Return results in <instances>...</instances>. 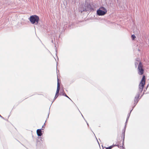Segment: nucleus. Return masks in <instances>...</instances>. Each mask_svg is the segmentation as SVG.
I'll list each match as a JSON object with an SVG mask.
<instances>
[{
	"instance_id": "4468645a",
	"label": "nucleus",
	"mask_w": 149,
	"mask_h": 149,
	"mask_svg": "<svg viewBox=\"0 0 149 149\" xmlns=\"http://www.w3.org/2000/svg\"><path fill=\"white\" fill-rule=\"evenodd\" d=\"M58 94H56L55 95L54 97V100L53 102L58 97Z\"/></svg>"
},
{
	"instance_id": "9b49d317",
	"label": "nucleus",
	"mask_w": 149,
	"mask_h": 149,
	"mask_svg": "<svg viewBox=\"0 0 149 149\" xmlns=\"http://www.w3.org/2000/svg\"><path fill=\"white\" fill-rule=\"evenodd\" d=\"M132 111V110H131L130 111V112L128 114V115L127 116V119H126V122H127V121L129 119V117L130 116V113H131V111Z\"/></svg>"
},
{
	"instance_id": "9d476101",
	"label": "nucleus",
	"mask_w": 149,
	"mask_h": 149,
	"mask_svg": "<svg viewBox=\"0 0 149 149\" xmlns=\"http://www.w3.org/2000/svg\"><path fill=\"white\" fill-rule=\"evenodd\" d=\"M139 63V61L138 60H136V61L135 63V65L136 68L137 67V66L138 65Z\"/></svg>"
},
{
	"instance_id": "6e6552de",
	"label": "nucleus",
	"mask_w": 149,
	"mask_h": 149,
	"mask_svg": "<svg viewBox=\"0 0 149 149\" xmlns=\"http://www.w3.org/2000/svg\"><path fill=\"white\" fill-rule=\"evenodd\" d=\"M60 89V85L59 83V79L58 78H57V88L56 91V94H59V92Z\"/></svg>"
},
{
	"instance_id": "f257e3e1",
	"label": "nucleus",
	"mask_w": 149,
	"mask_h": 149,
	"mask_svg": "<svg viewBox=\"0 0 149 149\" xmlns=\"http://www.w3.org/2000/svg\"><path fill=\"white\" fill-rule=\"evenodd\" d=\"M94 8V6L93 5L88 3H85L84 6L81 7V12L83 11L93 10Z\"/></svg>"
},
{
	"instance_id": "423d86ee",
	"label": "nucleus",
	"mask_w": 149,
	"mask_h": 149,
	"mask_svg": "<svg viewBox=\"0 0 149 149\" xmlns=\"http://www.w3.org/2000/svg\"><path fill=\"white\" fill-rule=\"evenodd\" d=\"M140 94L139 93H137L134 97V104H135V105H136L139 100V97H140Z\"/></svg>"
},
{
	"instance_id": "bb28decb",
	"label": "nucleus",
	"mask_w": 149,
	"mask_h": 149,
	"mask_svg": "<svg viewBox=\"0 0 149 149\" xmlns=\"http://www.w3.org/2000/svg\"><path fill=\"white\" fill-rule=\"evenodd\" d=\"M65 97L67 98L68 97L67 95L66 96H65Z\"/></svg>"
},
{
	"instance_id": "f3484780",
	"label": "nucleus",
	"mask_w": 149,
	"mask_h": 149,
	"mask_svg": "<svg viewBox=\"0 0 149 149\" xmlns=\"http://www.w3.org/2000/svg\"><path fill=\"white\" fill-rule=\"evenodd\" d=\"M63 93H65L63 89L62 90V91L60 93L61 94V95H62V94H63Z\"/></svg>"
},
{
	"instance_id": "f03ea898",
	"label": "nucleus",
	"mask_w": 149,
	"mask_h": 149,
	"mask_svg": "<svg viewBox=\"0 0 149 149\" xmlns=\"http://www.w3.org/2000/svg\"><path fill=\"white\" fill-rule=\"evenodd\" d=\"M29 19L32 24L37 25L39 20V17L36 15H32L30 16Z\"/></svg>"
},
{
	"instance_id": "412c9836",
	"label": "nucleus",
	"mask_w": 149,
	"mask_h": 149,
	"mask_svg": "<svg viewBox=\"0 0 149 149\" xmlns=\"http://www.w3.org/2000/svg\"><path fill=\"white\" fill-rule=\"evenodd\" d=\"M38 138L39 139H40V140H41L42 141V138L41 137H38Z\"/></svg>"
},
{
	"instance_id": "7c9ffc66",
	"label": "nucleus",
	"mask_w": 149,
	"mask_h": 149,
	"mask_svg": "<svg viewBox=\"0 0 149 149\" xmlns=\"http://www.w3.org/2000/svg\"><path fill=\"white\" fill-rule=\"evenodd\" d=\"M79 112H80V110H79Z\"/></svg>"
},
{
	"instance_id": "0eeeda50",
	"label": "nucleus",
	"mask_w": 149,
	"mask_h": 149,
	"mask_svg": "<svg viewBox=\"0 0 149 149\" xmlns=\"http://www.w3.org/2000/svg\"><path fill=\"white\" fill-rule=\"evenodd\" d=\"M126 127V124H125V127L122 130V138H123V144L124 139H125V129Z\"/></svg>"
},
{
	"instance_id": "20e7f679",
	"label": "nucleus",
	"mask_w": 149,
	"mask_h": 149,
	"mask_svg": "<svg viewBox=\"0 0 149 149\" xmlns=\"http://www.w3.org/2000/svg\"><path fill=\"white\" fill-rule=\"evenodd\" d=\"M145 76H143L140 84L139 85V91L140 94L141 93L143 90V88L145 84Z\"/></svg>"
},
{
	"instance_id": "393cba45",
	"label": "nucleus",
	"mask_w": 149,
	"mask_h": 149,
	"mask_svg": "<svg viewBox=\"0 0 149 149\" xmlns=\"http://www.w3.org/2000/svg\"><path fill=\"white\" fill-rule=\"evenodd\" d=\"M68 99H69L71 101H72V100H71V99H70V98L69 97H68Z\"/></svg>"
},
{
	"instance_id": "4be33fe9",
	"label": "nucleus",
	"mask_w": 149,
	"mask_h": 149,
	"mask_svg": "<svg viewBox=\"0 0 149 149\" xmlns=\"http://www.w3.org/2000/svg\"><path fill=\"white\" fill-rule=\"evenodd\" d=\"M39 142V141H38V140H37V141H36L37 143H38V142Z\"/></svg>"
},
{
	"instance_id": "aec40b11",
	"label": "nucleus",
	"mask_w": 149,
	"mask_h": 149,
	"mask_svg": "<svg viewBox=\"0 0 149 149\" xmlns=\"http://www.w3.org/2000/svg\"><path fill=\"white\" fill-rule=\"evenodd\" d=\"M0 117H1L2 118H3V119H4V118L2 116L0 115Z\"/></svg>"
},
{
	"instance_id": "cd10ccee",
	"label": "nucleus",
	"mask_w": 149,
	"mask_h": 149,
	"mask_svg": "<svg viewBox=\"0 0 149 149\" xmlns=\"http://www.w3.org/2000/svg\"><path fill=\"white\" fill-rule=\"evenodd\" d=\"M81 114V115H82V117H83V116L82 115V114Z\"/></svg>"
},
{
	"instance_id": "a211bd4d",
	"label": "nucleus",
	"mask_w": 149,
	"mask_h": 149,
	"mask_svg": "<svg viewBox=\"0 0 149 149\" xmlns=\"http://www.w3.org/2000/svg\"><path fill=\"white\" fill-rule=\"evenodd\" d=\"M45 127V123H44V125H42V128Z\"/></svg>"
},
{
	"instance_id": "c85d7f7f",
	"label": "nucleus",
	"mask_w": 149,
	"mask_h": 149,
	"mask_svg": "<svg viewBox=\"0 0 149 149\" xmlns=\"http://www.w3.org/2000/svg\"><path fill=\"white\" fill-rule=\"evenodd\" d=\"M148 87V85L147 86V88Z\"/></svg>"
},
{
	"instance_id": "f8f14e48",
	"label": "nucleus",
	"mask_w": 149,
	"mask_h": 149,
	"mask_svg": "<svg viewBox=\"0 0 149 149\" xmlns=\"http://www.w3.org/2000/svg\"><path fill=\"white\" fill-rule=\"evenodd\" d=\"M115 146H117L118 147V148H119V147L120 146H119V145L118 144H117V143H116L115 144H114V143H113V144H112V148L113 147Z\"/></svg>"
},
{
	"instance_id": "2f4dec72",
	"label": "nucleus",
	"mask_w": 149,
	"mask_h": 149,
	"mask_svg": "<svg viewBox=\"0 0 149 149\" xmlns=\"http://www.w3.org/2000/svg\"><path fill=\"white\" fill-rule=\"evenodd\" d=\"M79 112H80V110H79Z\"/></svg>"
},
{
	"instance_id": "39448f33",
	"label": "nucleus",
	"mask_w": 149,
	"mask_h": 149,
	"mask_svg": "<svg viewBox=\"0 0 149 149\" xmlns=\"http://www.w3.org/2000/svg\"><path fill=\"white\" fill-rule=\"evenodd\" d=\"M138 69L139 71L138 73L139 74L142 75L143 74L144 70L142 68V64L141 62L139 63Z\"/></svg>"
},
{
	"instance_id": "b1692460",
	"label": "nucleus",
	"mask_w": 149,
	"mask_h": 149,
	"mask_svg": "<svg viewBox=\"0 0 149 149\" xmlns=\"http://www.w3.org/2000/svg\"><path fill=\"white\" fill-rule=\"evenodd\" d=\"M86 121V123H87V124L88 126H89V125H88V123H87V122Z\"/></svg>"
},
{
	"instance_id": "c756f323",
	"label": "nucleus",
	"mask_w": 149,
	"mask_h": 149,
	"mask_svg": "<svg viewBox=\"0 0 149 149\" xmlns=\"http://www.w3.org/2000/svg\"><path fill=\"white\" fill-rule=\"evenodd\" d=\"M79 112H80V110H79Z\"/></svg>"
},
{
	"instance_id": "dca6fc26",
	"label": "nucleus",
	"mask_w": 149,
	"mask_h": 149,
	"mask_svg": "<svg viewBox=\"0 0 149 149\" xmlns=\"http://www.w3.org/2000/svg\"><path fill=\"white\" fill-rule=\"evenodd\" d=\"M124 143H123V146H120V147H122V149H125V147H123V146L124 145Z\"/></svg>"
},
{
	"instance_id": "a878e982",
	"label": "nucleus",
	"mask_w": 149,
	"mask_h": 149,
	"mask_svg": "<svg viewBox=\"0 0 149 149\" xmlns=\"http://www.w3.org/2000/svg\"><path fill=\"white\" fill-rule=\"evenodd\" d=\"M127 122H126H126H125V124H126V125H127Z\"/></svg>"
},
{
	"instance_id": "6ab92c4d",
	"label": "nucleus",
	"mask_w": 149,
	"mask_h": 149,
	"mask_svg": "<svg viewBox=\"0 0 149 149\" xmlns=\"http://www.w3.org/2000/svg\"><path fill=\"white\" fill-rule=\"evenodd\" d=\"M134 105L132 107V109L131 110H132V111L133 110V109L134 108V107L136 106V105H135V104H134Z\"/></svg>"
},
{
	"instance_id": "ddd939ff",
	"label": "nucleus",
	"mask_w": 149,
	"mask_h": 149,
	"mask_svg": "<svg viewBox=\"0 0 149 149\" xmlns=\"http://www.w3.org/2000/svg\"><path fill=\"white\" fill-rule=\"evenodd\" d=\"M131 38L132 40H134L136 38L135 36L134 35H132L131 36Z\"/></svg>"
},
{
	"instance_id": "7ed1b4c3",
	"label": "nucleus",
	"mask_w": 149,
	"mask_h": 149,
	"mask_svg": "<svg viewBox=\"0 0 149 149\" xmlns=\"http://www.w3.org/2000/svg\"><path fill=\"white\" fill-rule=\"evenodd\" d=\"M107 12L106 9L105 8L102 7L97 10V14L99 16H103Z\"/></svg>"
},
{
	"instance_id": "1a4fd4ad",
	"label": "nucleus",
	"mask_w": 149,
	"mask_h": 149,
	"mask_svg": "<svg viewBox=\"0 0 149 149\" xmlns=\"http://www.w3.org/2000/svg\"><path fill=\"white\" fill-rule=\"evenodd\" d=\"M42 130H43V129H38L37 130L36 132L38 136H41L42 135Z\"/></svg>"
},
{
	"instance_id": "2eb2a0df",
	"label": "nucleus",
	"mask_w": 149,
	"mask_h": 149,
	"mask_svg": "<svg viewBox=\"0 0 149 149\" xmlns=\"http://www.w3.org/2000/svg\"><path fill=\"white\" fill-rule=\"evenodd\" d=\"M62 95L64 96H66L67 95L65 93H63L62 94Z\"/></svg>"
},
{
	"instance_id": "5701e85b",
	"label": "nucleus",
	"mask_w": 149,
	"mask_h": 149,
	"mask_svg": "<svg viewBox=\"0 0 149 149\" xmlns=\"http://www.w3.org/2000/svg\"><path fill=\"white\" fill-rule=\"evenodd\" d=\"M49 113H48V116H47V118H48V117H49Z\"/></svg>"
}]
</instances>
